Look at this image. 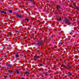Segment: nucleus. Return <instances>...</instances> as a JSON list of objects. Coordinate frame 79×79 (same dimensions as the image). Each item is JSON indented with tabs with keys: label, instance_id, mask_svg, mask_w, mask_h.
<instances>
[{
	"label": "nucleus",
	"instance_id": "nucleus-1",
	"mask_svg": "<svg viewBox=\"0 0 79 79\" xmlns=\"http://www.w3.org/2000/svg\"><path fill=\"white\" fill-rule=\"evenodd\" d=\"M64 21L65 22V23L66 24H68V25H70L71 24V22L69 21L68 19H65L64 20Z\"/></svg>",
	"mask_w": 79,
	"mask_h": 79
},
{
	"label": "nucleus",
	"instance_id": "nucleus-2",
	"mask_svg": "<svg viewBox=\"0 0 79 79\" xmlns=\"http://www.w3.org/2000/svg\"><path fill=\"white\" fill-rule=\"evenodd\" d=\"M43 44V42L42 41H40V42H38L37 43L38 45L39 46H40L42 44Z\"/></svg>",
	"mask_w": 79,
	"mask_h": 79
},
{
	"label": "nucleus",
	"instance_id": "nucleus-3",
	"mask_svg": "<svg viewBox=\"0 0 79 79\" xmlns=\"http://www.w3.org/2000/svg\"><path fill=\"white\" fill-rule=\"evenodd\" d=\"M34 57L35 58H36V59H38V58H39V57L36 56H34Z\"/></svg>",
	"mask_w": 79,
	"mask_h": 79
},
{
	"label": "nucleus",
	"instance_id": "nucleus-4",
	"mask_svg": "<svg viewBox=\"0 0 79 79\" xmlns=\"http://www.w3.org/2000/svg\"><path fill=\"white\" fill-rule=\"evenodd\" d=\"M1 13H4L5 15H6V12H4V11H1Z\"/></svg>",
	"mask_w": 79,
	"mask_h": 79
},
{
	"label": "nucleus",
	"instance_id": "nucleus-5",
	"mask_svg": "<svg viewBox=\"0 0 79 79\" xmlns=\"http://www.w3.org/2000/svg\"><path fill=\"white\" fill-rule=\"evenodd\" d=\"M7 66H8V67H11V66H13V65L11 64H8Z\"/></svg>",
	"mask_w": 79,
	"mask_h": 79
},
{
	"label": "nucleus",
	"instance_id": "nucleus-6",
	"mask_svg": "<svg viewBox=\"0 0 79 79\" xmlns=\"http://www.w3.org/2000/svg\"><path fill=\"white\" fill-rule=\"evenodd\" d=\"M16 15L18 16V17H19L20 18H21L22 17H21V16L19 15H18V14H17Z\"/></svg>",
	"mask_w": 79,
	"mask_h": 79
},
{
	"label": "nucleus",
	"instance_id": "nucleus-7",
	"mask_svg": "<svg viewBox=\"0 0 79 79\" xmlns=\"http://www.w3.org/2000/svg\"><path fill=\"white\" fill-rule=\"evenodd\" d=\"M60 8V6H57V10H59V9Z\"/></svg>",
	"mask_w": 79,
	"mask_h": 79
},
{
	"label": "nucleus",
	"instance_id": "nucleus-8",
	"mask_svg": "<svg viewBox=\"0 0 79 79\" xmlns=\"http://www.w3.org/2000/svg\"><path fill=\"white\" fill-rule=\"evenodd\" d=\"M19 54H17L15 55V57L17 58H18V57H19V55H18Z\"/></svg>",
	"mask_w": 79,
	"mask_h": 79
},
{
	"label": "nucleus",
	"instance_id": "nucleus-9",
	"mask_svg": "<svg viewBox=\"0 0 79 79\" xmlns=\"http://www.w3.org/2000/svg\"><path fill=\"white\" fill-rule=\"evenodd\" d=\"M57 21H61V18H60L59 19H57Z\"/></svg>",
	"mask_w": 79,
	"mask_h": 79
},
{
	"label": "nucleus",
	"instance_id": "nucleus-10",
	"mask_svg": "<svg viewBox=\"0 0 79 79\" xmlns=\"http://www.w3.org/2000/svg\"><path fill=\"white\" fill-rule=\"evenodd\" d=\"M25 74L27 75H28V74H29V72H26L25 73Z\"/></svg>",
	"mask_w": 79,
	"mask_h": 79
},
{
	"label": "nucleus",
	"instance_id": "nucleus-11",
	"mask_svg": "<svg viewBox=\"0 0 79 79\" xmlns=\"http://www.w3.org/2000/svg\"><path fill=\"white\" fill-rule=\"evenodd\" d=\"M45 76H47V75H48V73L47 72H45Z\"/></svg>",
	"mask_w": 79,
	"mask_h": 79
},
{
	"label": "nucleus",
	"instance_id": "nucleus-12",
	"mask_svg": "<svg viewBox=\"0 0 79 79\" xmlns=\"http://www.w3.org/2000/svg\"><path fill=\"white\" fill-rule=\"evenodd\" d=\"M9 11L10 13H12V10H9Z\"/></svg>",
	"mask_w": 79,
	"mask_h": 79
},
{
	"label": "nucleus",
	"instance_id": "nucleus-13",
	"mask_svg": "<svg viewBox=\"0 0 79 79\" xmlns=\"http://www.w3.org/2000/svg\"><path fill=\"white\" fill-rule=\"evenodd\" d=\"M29 1H30L32 3H33L34 2V1L32 0H28Z\"/></svg>",
	"mask_w": 79,
	"mask_h": 79
},
{
	"label": "nucleus",
	"instance_id": "nucleus-14",
	"mask_svg": "<svg viewBox=\"0 0 79 79\" xmlns=\"http://www.w3.org/2000/svg\"><path fill=\"white\" fill-rule=\"evenodd\" d=\"M25 20L26 21H27V22H29V20L27 19H26Z\"/></svg>",
	"mask_w": 79,
	"mask_h": 79
},
{
	"label": "nucleus",
	"instance_id": "nucleus-15",
	"mask_svg": "<svg viewBox=\"0 0 79 79\" xmlns=\"http://www.w3.org/2000/svg\"><path fill=\"white\" fill-rule=\"evenodd\" d=\"M71 65H68V68H71Z\"/></svg>",
	"mask_w": 79,
	"mask_h": 79
},
{
	"label": "nucleus",
	"instance_id": "nucleus-16",
	"mask_svg": "<svg viewBox=\"0 0 79 79\" xmlns=\"http://www.w3.org/2000/svg\"><path fill=\"white\" fill-rule=\"evenodd\" d=\"M16 73L17 74H18V73H19V72L18 71L16 70Z\"/></svg>",
	"mask_w": 79,
	"mask_h": 79
},
{
	"label": "nucleus",
	"instance_id": "nucleus-17",
	"mask_svg": "<svg viewBox=\"0 0 79 79\" xmlns=\"http://www.w3.org/2000/svg\"><path fill=\"white\" fill-rule=\"evenodd\" d=\"M62 44V43L61 42H60L59 43L60 45H61Z\"/></svg>",
	"mask_w": 79,
	"mask_h": 79
},
{
	"label": "nucleus",
	"instance_id": "nucleus-18",
	"mask_svg": "<svg viewBox=\"0 0 79 79\" xmlns=\"http://www.w3.org/2000/svg\"><path fill=\"white\" fill-rule=\"evenodd\" d=\"M3 77H4V78H6V75H3Z\"/></svg>",
	"mask_w": 79,
	"mask_h": 79
},
{
	"label": "nucleus",
	"instance_id": "nucleus-19",
	"mask_svg": "<svg viewBox=\"0 0 79 79\" xmlns=\"http://www.w3.org/2000/svg\"><path fill=\"white\" fill-rule=\"evenodd\" d=\"M62 66H64V67H66V65H63Z\"/></svg>",
	"mask_w": 79,
	"mask_h": 79
},
{
	"label": "nucleus",
	"instance_id": "nucleus-20",
	"mask_svg": "<svg viewBox=\"0 0 79 79\" xmlns=\"http://www.w3.org/2000/svg\"><path fill=\"white\" fill-rule=\"evenodd\" d=\"M74 6L76 8H77V6L75 5H74Z\"/></svg>",
	"mask_w": 79,
	"mask_h": 79
},
{
	"label": "nucleus",
	"instance_id": "nucleus-21",
	"mask_svg": "<svg viewBox=\"0 0 79 79\" xmlns=\"http://www.w3.org/2000/svg\"><path fill=\"white\" fill-rule=\"evenodd\" d=\"M12 71H9V73H11Z\"/></svg>",
	"mask_w": 79,
	"mask_h": 79
},
{
	"label": "nucleus",
	"instance_id": "nucleus-22",
	"mask_svg": "<svg viewBox=\"0 0 79 79\" xmlns=\"http://www.w3.org/2000/svg\"><path fill=\"white\" fill-rule=\"evenodd\" d=\"M69 74H70V73H69Z\"/></svg>",
	"mask_w": 79,
	"mask_h": 79
},
{
	"label": "nucleus",
	"instance_id": "nucleus-23",
	"mask_svg": "<svg viewBox=\"0 0 79 79\" xmlns=\"http://www.w3.org/2000/svg\"><path fill=\"white\" fill-rule=\"evenodd\" d=\"M22 79H24V78H22Z\"/></svg>",
	"mask_w": 79,
	"mask_h": 79
},
{
	"label": "nucleus",
	"instance_id": "nucleus-24",
	"mask_svg": "<svg viewBox=\"0 0 79 79\" xmlns=\"http://www.w3.org/2000/svg\"><path fill=\"white\" fill-rule=\"evenodd\" d=\"M42 77H44V75H42Z\"/></svg>",
	"mask_w": 79,
	"mask_h": 79
},
{
	"label": "nucleus",
	"instance_id": "nucleus-25",
	"mask_svg": "<svg viewBox=\"0 0 79 79\" xmlns=\"http://www.w3.org/2000/svg\"><path fill=\"white\" fill-rule=\"evenodd\" d=\"M78 23H79V22H78Z\"/></svg>",
	"mask_w": 79,
	"mask_h": 79
},
{
	"label": "nucleus",
	"instance_id": "nucleus-26",
	"mask_svg": "<svg viewBox=\"0 0 79 79\" xmlns=\"http://www.w3.org/2000/svg\"><path fill=\"white\" fill-rule=\"evenodd\" d=\"M70 34H71V33H70Z\"/></svg>",
	"mask_w": 79,
	"mask_h": 79
}]
</instances>
